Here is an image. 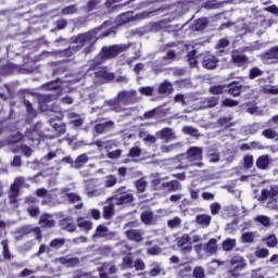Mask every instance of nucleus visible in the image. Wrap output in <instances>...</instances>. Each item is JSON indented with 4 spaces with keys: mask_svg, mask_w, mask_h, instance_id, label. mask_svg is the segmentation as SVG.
<instances>
[{
    "mask_svg": "<svg viewBox=\"0 0 278 278\" xmlns=\"http://www.w3.org/2000/svg\"><path fill=\"white\" fill-rule=\"evenodd\" d=\"M106 23H104L99 28L78 35L74 40V42L77 45L76 49H81V47H87L85 48V53H90V51H92V47H94V42H97V34H99V31H101L102 27H104Z\"/></svg>",
    "mask_w": 278,
    "mask_h": 278,
    "instance_id": "nucleus-1",
    "label": "nucleus"
},
{
    "mask_svg": "<svg viewBox=\"0 0 278 278\" xmlns=\"http://www.w3.org/2000/svg\"><path fill=\"white\" fill-rule=\"evenodd\" d=\"M138 101V92L136 90L121 91L117 93V98L108 102L113 112H123L121 103H136Z\"/></svg>",
    "mask_w": 278,
    "mask_h": 278,
    "instance_id": "nucleus-2",
    "label": "nucleus"
},
{
    "mask_svg": "<svg viewBox=\"0 0 278 278\" xmlns=\"http://www.w3.org/2000/svg\"><path fill=\"white\" fill-rule=\"evenodd\" d=\"M207 236L201 235H188L184 233L182 236L177 238V247L180 249L181 253H192V244H197L199 242H203L206 240Z\"/></svg>",
    "mask_w": 278,
    "mask_h": 278,
    "instance_id": "nucleus-3",
    "label": "nucleus"
},
{
    "mask_svg": "<svg viewBox=\"0 0 278 278\" xmlns=\"http://www.w3.org/2000/svg\"><path fill=\"white\" fill-rule=\"evenodd\" d=\"M131 45L129 43H121V45H114L110 47H103L101 53L96 59L97 64H101V61H99V58L102 60H110L112 58H116V55H119V53H123L124 51H127Z\"/></svg>",
    "mask_w": 278,
    "mask_h": 278,
    "instance_id": "nucleus-4",
    "label": "nucleus"
},
{
    "mask_svg": "<svg viewBox=\"0 0 278 278\" xmlns=\"http://www.w3.org/2000/svg\"><path fill=\"white\" fill-rule=\"evenodd\" d=\"M187 160L188 162H191V166H198L199 168H201V166H203V162H201V160H203V148H189V150L187 151Z\"/></svg>",
    "mask_w": 278,
    "mask_h": 278,
    "instance_id": "nucleus-5",
    "label": "nucleus"
},
{
    "mask_svg": "<svg viewBox=\"0 0 278 278\" xmlns=\"http://www.w3.org/2000/svg\"><path fill=\"white\" fill-rule=\"evenodd\" d=\"M230 266H232V269L229 270L231 277H240L239 273L247 268V260L242 256H233L230 260Z\"/></svg>",
    "mask_w": 278,
    "mask_h": 278,
    "instance_id": "nucleus-6",
    "label": "nucleus"
},
{
    "mask_svg": "<svg viewBox=\"0 0 278 278\" xmlns=\"http://www.w3.org/2000/svg\"><path fill=\"white\" fill-rule=\"evenodd\" d=\"M85 192L87 197H101V194H105V188L101 187L99 180H91L87 182Z\"/></svg>",
    "mask_w": 278,
    "mask_h": 278,
    "instance_id": "nucleus-7",
    "label": "nucleus"
},
{
    "mask_svg": "<svg viewBox=\"0 0 278 278\" xmlns=\"http://www.w3.org/2000/svg\"><path fill=\"white\" fill-rule=\"evenodd\" d=\"M123 190H125V187L117 190L119 195L111 198L113 205H127V203H131L134 201V195L131 193H124Z\"/></svg>",
    "mask_w": 278,
    "mask_h": 278,
    "instance_id": "nucleus-8",
    "label": "nucleus"
},
{
    "mask_svg": "<svg viewBox=\"0 0 278 278\" xmlns=\"http://www.w3.org/2000/svg\"><path fill=\"white\" fill-rule=\"evenodd\" d=\"M261 60L264 64H278V47H274L261 54Z\"/></svg>",
    "mask_w": 278,
    "mask_h": 278,
    "instance_id": "nucleus-9",
    "label": "nucleus"
},
{
    "mask_svg": "<svg viewBox=\"0 0 278 278\" xmlns=\"http://www.w3.org/2000/svg\"><path fill=\"white\" fill-rule=\"evenodd\" d=\"M261 194L262 201H275L278 195V186H273L269 189H263Z\"/></svg>",
    "mask_w": 278,
    "mask_h": 278,
    "instance_id": "nucleus-10",
    "label": "nucleus"
},
{
    "mask_svg": "<svg viewBox=\"0 0 278 278\" xmlns=\"http://www.w3.org/2000/svg\"><path fill=\"white\" fill-rule=\"evenodd\" d=\"M144 236V231L141 229H129L126 230V238L131 240L132 242H142Z\"/></svg>",
    "mask_w": 278,
    "mask_h": 278,
    "instance_id": "nucleus-11",
    "label": "nucleus"
},
{
    "mask_svg": "<svg viewBox=\"0 0 278 278\" xmlns=\"http://www.w3.org/2000/svg\"><path fill=\"white\" fill-rule=\"evenodd\" d=\"M157 138L164 140L165 142H170L172 140H177V136L173 132L170 128H163L162 130L156 132Z\"/></svg>",
    "mask_w": 278,
    "mask_h": 278,
    "instance_id": "nucleus-12",
    "label": "nucleus"
},
{
    "mask_svg": "<svg viewBox=\"0 0 278 278\" xmlns=\"http://www.w3.org/2000/svg\"><path fill=\"white\" fill-rule=\"evenodd\" d=\"M100 278H110L109 275H116V266L104 264L102 267L99 268Z\"/></svg>",
    "mask_w": 278,
    "mask_h": 278,
    "instance_id": "nucleus-13",
    "label": "nucleus"
},
{
    "mask_svg": "<svg viewBox=\"0 0 278 278\" xmlns=\"http://www.w3.org/2000/svg\"><path fill=\"white\" fill-rule=\"evenodd\" d=\"M203 250L207 255H214L218 251V240L210 239L207 243L203 244Z\"/></svg>",
    "mask_w": 278,
    "mask_h": 278,
    "instance_id": "nucleus-14",
    "label": "nucleus"
},
{
    "mask_svg": "<svg viewBox=\"0 0 278 278\" xmlns=\"http://www.w3.org/2000/svg\"><path fill=\"white\" fill-rule=\"evenodd\" d=\"M114 125V121L100 123L94 126V131L96 134H105V131H112Z\"/></svg>",
    "mask_w": 278,
    "mask_h": 278,
    "instance_id": "nucleus-15",
    "label": "nucleus"
},
{
    "mask_svg": "<svg viewBox=\"0 0 278 278\" xmlns=\"http://www.w3.org/2000/svg\"><path fill=\"white\" fill-rule=\"evenodd\" d=\"M202 66L208 71H212L218 66V59H216L214 55H206L202 61Z\"/></svg>",
    "mask_w": 278,
    "mask_h": 278,
    "instance_id": "nucleus-16",
    "label": "nucleus"
},
{
    "mask_svg": "<svg viewBox=\"0 0 278 278\" xmlns=\"http://www.w3.org/2000/svg\"><path fill=\"white\" fill-rule=\"evenodd\" d=\"M59 262L63 264V266H67V268H73L75 266H79V258L78 257H68L63 256L59 258Z\"/></svg>",
    "mask_w": 278,
    "mask_h": 278,
    "instance_id": "nucleus-17",
    "label": "nucleus"
},
{
    "mask_svg": "<svg viewBox=\"0 0 278 278\" xmlns=\"http://www.w3.org/2000/svg\"><path fill=\"white\" fill-rule=\"evenodd\" d=\"M149 275H150V277H157L160 275H166V271H164V267H162V264L152 263Z\"/></svg>",
    "mask_w": 278,
    "mask_h": 278,
    "instance_id": "nucleus-18",
    "label": "nucleus"
},
{
    "mask_svg": "<svg viewBox=\"0 0 278 278\" xmlns=\"http://www.w3.org/2000/svg\"><path fill=\"white\" fill-rule=\"evenodd\" d=\"M28 140H31L33 142L35 140L39 141L41 138L40 130H38V126H34L33 128L28 129L25 135Z\"/></svg>",
    "mask_w": 278,
    "mask_h": 278,
    "instance_id": "nucleus-19",
    "label": "nucleus"
},
{
    "mask_svg": "<svg viewBox=\"0 0 278 278\" xmlns=\"http://www.w3.org/2000/svg\"><path fill=\"white\" fill-rule=\"evenodd\" d=\"M62 229H65V231L73 232L77 229V226L75 225V222H73V218L67 217L61 222Z\"/></svg>",
    "mask_w": 278,
    "mask_h": 278,
    "instance_id": "nucleus-20",
    "label": "nucleus"
},
{
    "mask_svg": "<svg viewBox=\"0 0 278 278\" xmlns=\"http://www.w3.org/2000/svg\"><path fill=\"white\" fill-rule=\"evenodd\" d=\"M77 227L81 229V231H90L92 229V222L84 218V217H78L77 218Z\"/></svg>",
    "mask_w": 278,
    "mask_h": 278,
    "instance_id": "nucleus-21",
    "label": "nucleus"
},
{
    "mask_svg": "<svg viewBox=\"0 0 278 278\" xmlns=\"http://www.w3.org/2000/svg\"><path fill=\"white\" fill-rule=\"evenodd\" d=\"M39 225H41V227H55V220H53L51 215L43 214L39 219Z\"/></svg>",
    "mask_w": 278,
    "mask_h": 278,
    "instance_id": "nucleus-22",
    "label": "nucleus"
},
{
    "mask_svg": "<svg viewBox=\"0 0 278 278\" xmlns=\"http://www.w3.org/2000/svg\"><path fill=\"white\" fill-rule=\"evenodd\" d=\"M195 223L202 227H210V224L212 223V216L207 214H200L195 217Z\"/></svg>",
    "mask_w": 278,
    "mask_h": 278,
    "instance_id": "nucleus-23",
    "label": "nucleus"
},
{
    "mask_svg": "<svg viewBox=\"0 0 278 278\" xmlns=\"http://www.w3.org/2000/svg\"><path fill=\"white\" fill-rule=\"evenodd\" d=\"M89 160L90 159L88 157V154H80L73 162L72 166L73 168H81V166H84L85 164H88Z\"/></svg>",
    "mask_w": 278,
    "mask_h": 278,
    "instance_id": "nucleus-24",
    "label": "nucleus"
},
{
    "mask_svg": "<svg viewBox=\"0 0 278 278\" xmlns=\"http://www.w3.org/2000/svg\"><path fill=\"white\" fill-rule=\"evenodd\" d=\"M73 51H75V46L70 47L65 50H58V51H52V52H47V53H48V55H61V56L71 58V55H73Z\"/></svg>",
    "mask_w": 278,
    "mask_h": 278,
    "instance_id": "nucleus-25",
    "label": "nucleus"
},
{
    "mask_svg": "<svg viewBox=\"0 0 278 278\" xmlns=\"http://www.w3.org/2000/svg\"><path fill=\"white\" fill-rule=\"evenodd\" d=\"M232 62L235 64H247L249 62V59L244 54H240L238 51L232 52Z\"/></svg>",
    "mask_w": 278,
    "mask_h": 278,
    "instance_id": "nucleus-26",
    "label": "nucleus"
},
{
    "mask_svg": "<svg viewBox=\"0 0 278 278\" xmlns=\"http://www.w3.org/2000/svg\"><path fill=\"white\" fill-rule=\"evenodd\" d=\"M268 164H270L268 155H262L256 160V166L261 170H266V168H268Z\"/></svg>",
    "mask_w": 278,
    "mask_h": 278,
    "instance_id": "nucleus-27",
    "label": "nucleus"
},
{
    "mask_svg": "<svg viewBox=\"0 0 278 278\" xmlns=\"http://www.w3.org/2000/svg\"><path fill=\"white\" fill-rule=\"evenodd\" d=\"M262 136L267 138L268 140H276L278 141V132L275 128H266L262 131Z\"/></svg>",
    "mask_w": 278,
    "mask_h": 278,
    "instance_id": "nucleus-28",
    "label": "nucleus"
},
{
    "mask_svg": "<svg viewBox=\"0 0 278 278\" xmlns=\"http://www.w3.org/2000/svg\"><path fill=\"white\" fill-rule=\"evenodd\" d=\"M173 92V85L165 80L159 87V94H170Z\"/></svg>",
    "mask_w": 278,
    "mask_h": 278,
    "instance_id": "nucleus-29",
    "label": "nucleus"
},
{
    "mask_svg": "<svg viewBox=\"0 0 278 278\" xmlns=\"http://www.w3.org/2000/svg\"><path fill=\"white\" fill-rule=\"evenodd\" d=\"M116 181L118 179L114 175H109L103 178V187L104 188H114L116 186Z\"/></svg>",
    "mask_w": 278,
    "mask_h": 278,
    "instance_id": "nucleus-30",
    "label": "nucleus"
},
{
    "mask_svg": "<svg viewBox=\"0 0 278 278\" xmlns=\"http://www.w3.org/2000/svg\"><path fill=\"white\" fill-rule=\"evenodd\" d=\"M114 202L111 201V204L109 205H105L103 207V218H105V220H109V218L113 217L114 216Z\"/></svg>",
    "mask_w": 278,
    "mask_h": 278,
    "instance_id": "nucleus-31",
    "label": "nucleus"
},
{
    "mask_svg": "<svg viewBox=\"0 0 278 278\" xmlns=\"http://www.w3.org/2000/svg\"><path fill=\"white\" fill-rule=\"evenodd\" d=\"M223 251H226L227 253L229 251H233L236 249V239H226L222 243Z\"/></svg>",
    "mask_w": 278,
    "mask_h": 278,
    "instance_id": "nucleus-32",
    "label": "nucleus"
},
{
    "mask_svg": "<svg viewBox=\"0 0 278 278\" xmlns=\"http://www.w3.org/2000/svg\"><path fill=\"white\" fill-rule=\"evenodd\" d=\"M141 220L144 225H153L154 219H153V212L151 211H146L141 214Z\"/></svg>",
    "mask_w": 278,
    "mask_h": 278,
    "instance_id": "nucleus-33",
    "label": "nucleus"
},
{
    "mask_svg": "<svg viewBox=\"0 0 278 278\" xmlns=\"http://www.w3.org/2000/svg\"><path fill=\"white\" fill-rule=\"evenodd\" d=\"M163 186L165 188H167V190H169V192H177V190H179L181 188V184H179V181H177V180H172L169 182H165V184H163Z\"/></svg>",
    "mask_w": 278,
    "mask_h": 278,
    "instance_id": "nucleus-34",
    "label": "nucleus"
},
{
    "mask_svg": "<svg viewBox=\"0 0 278 278\" xmlns=\"http://www.w3.org/2000/svg\"><path fill=\"white\" fill-rule=\"evenodd\" d=\"M264 242L268 249H275L278 244V239L277 236L275 235H269L267 238L264 239Z\"/></svg>",
    "mask_w": 278,
    "mask_h": 278,
    "instance_id": "nucleus-35",
    "label": "nucleus"
},
{
    "mask_svg": "<svg viewBox=\"0 0 278 278\" xmlns=\"http://www.w3.org/2000/svg\"><path fill=\"white\" fill-rule=\"evenodd\" d=\"M204 27H207V18L202 17L193 24V30L194 31H202Z\"/></svg>",
    "mask_w": 278,
    "mask_h": 278,
    "instance_id": "nucleus-36",
    "label": "nucleus"
},
{
    "mask_svg": "<svg viewBox=\"0 0 278 278\" xmlns=\"http://www.w3.org/2000/svg\"><path fill=\"white\" fill-rule=\"evenodd\" d=\"M131 268H134V258L125 256L122 262V270H129Z\"/></svg>",
    "mask_w": 278,
    "mask_h": 278,
    "instance_id": "nucleus-37",
    "label": "nucleus"
},
{
    "mask_svg": "<svg viewBox=\"0 0 278 278\" xmlns=\"http://www.w3.org/2000/svg\"><path fill=\"white\" fill-rule=\"evenodd\" d=\"M254 220L263 227H270V218L266 215H257Z\"/></svg>",
    "mask_w": 278,
    "mask_h": 278,
    "instance_id": "nucleus-38",
    "label": "nucleus"
},
{
    "mask_svg": "<svg viewBox=\"0 0 278 278\" xmlns=\"http://www.w3.org/2000/svg\"><path fill=\"white\" fill-rule=\"evenodd\" d=\"M255 240V232H245L241 236V242L243 244H251Z\"/></svg>",
    "mask_w": 278,
    "mask_h": 278,
    "instance_id": "nucleus-39",
    "label": "nucleus"
},
{
    "mask_svg": "<svg viewBox=\"0 0 278 278\" xmlns=\"http://www.w3.org/2000/svg\"><path fill=\"white\" fill-rule=\"evenodd\" d=\"M50 125L58 131L59 134H65L66 132V125L65 124H58L53 121V118L50 119Z\"/></svg>",
    "mask_w": 278,
    "mask_h": 278,
    "instance_id": "nucleus-40",
    "label": "nucleus"
},
{
    "mask_svg": "<svg viewBox=\"0 0 278 278\" xmlns=\"http://www.w3.org/2000/svg\"><path fill=\"white\" fill-rule=\"evenodd\" d=\"M203 103H204L203 108H216V105H218V98L216 97L206 98L204 99Z\"/></svg>",
    "mask_w": 278,
    "mask_h": 278,
    "instance_id": "nucleus-41",
    "label": "nucleus"
},
{
    "mask_svg": "<svg viewBox=\"0 0 278 278\" xmlns=\"http://www.w3.org/2000/svg\"><path fill=\"white\" fill-rule=\"evenodd\" d=\"M108 236V227L100 225L97 227L93 238H105Z\"/></svg>",
    "mask_w": 278,
    "mask_h": 278,
    "instance_id": "nucleus-42",
    "label": "nucleus"
},
{
    "mask_svg": "<svg viewBox=\"0 0 278 278\" xmlns=\"http://www.w3.org/2000/svg\"><path fill=\"white\" fill-rule=\"evenodd\" d=\"M167 226L169 227V229H177V227L181 226V218L176 216L172 219H168L167 220Z\"/></svg>",
    "mask_w": 278,
    "mask_h": 278,
    "instance_id": "nucleus-43",
    "label": "nucleus"
},
{
    "mask_svg": "<svg viewBox=\"0 0 278 278\" xmlns=\"http://www.w3.org/2000/svg\"><path fill=\"white\" fill-rule=\"evenodd\" d=\"M264 75V71H262L260 67H252L250 70L249 77L250 79H255L257 77H262Z\"/></svg>",
    "mask_w": 278,
    "mask_h": 278,
    "instance_id": "nucleus-44",
    "label": "nucleus"
},
{
    "mask_svg": "<svg viewBox=\"0 0 278 278\" xmlns=\"http://www.w3.org/2000/svg\"><path fill=\"white\" fill-rule=\"evenodd\" d=\"M64 244H66V240L64 238L53 239L50 242V247L52 249H62V247H64Z\"/></svg>",
    "mask_w": 278,
    "mask_h": 278,
    "instance_id": "nucleus-45",
    "label": "nucleus"
},
{
    "mask_svg": "<svg viewBox=\"0 0 278 278\" xmlns=\"http://www.w3.org/2000/svg\"><path fill=\"white\" fill-rule=\"evenodd\" d=\"M18 190L16 187H12L10 188V193H9V199H10V203H16V198L18 197Z\"/></svg>",
    "mask_w": 278,
    "mask_h": 278,
    "instance_id": "nucleus-46",
    "label": "nucleus"
},
{
    "mask_svg": "<svg viewBox=\"0 0 278 278\" xmlns=\"http://www.w3.org/2000/svg\"><path fill=\"white\" fill-rule=\"evenodd\" d=\"M175 58H177L175 50H169L167 52V54L163 58V62H164V64H170V62H173V60H175Z\"/></svg>",
    "mask_w": 278,
    "mask_h": 278,
    "instance_id": "nucleus-47",
    "label": "nucleus"
},
{
    "mask_svg": "<svg viewBox=\"0 0 278 278\" xmlns=\"http://www.w3.org/2000/svg\"><path fill=\"white\" fill-rule=\"evenodd\" d=\"M184 134H188L189 136H193L194 138H197L199 136V130L194 127H190V126H185L182 128Z\"/></svg>",
    "mask_w": 278,
    "mask_h": 278,
    "instance_id": "nucleus-48",
    "label": "nucleus"
},
{
    "mask_svg": "<svg viewBox=\"0 0 278 278\" xmlns=\"http://www.w3.org/2000/svg\"><path fill=\"white\" fill-rule=\"evenodd\" d=\"M76 12H77V7L70 5L62 9L61 14H63V16H68L70 14H75Z\"/></svg>",
    "mask_w": 278,
    "mask_h": 278,
    "instance_id": "nucleus-49",
    "label": "nucleus"
},
{
    "mask_svg": "<svg viewBox=\"0 0 278 278\" xmlns=\"http://www.w3.org/2000/svg\"><path fill=\"white\" fill-rule=\"evenodd\" d=\"M225 47H229V40L223 38L218 41L216 49L219 53H223L225 51Z\"/></svg>",
    "mask_w": 278,
    "mask_h": 278,
    "instance_id": "nucleus-50",
    "label": "nucleus"
},
{
    "mask_svg": "<svg viewBox=\"0 0 278 278\" xmlns=\"http://www.w3.org/2000/svg\"><path fill=\"white\" fill-rule=\"evenodd\" d=\"M3 247V257L4 260H12V254L10 253V249H8V240H3L1 242Z\"/></svg>",
    "mask_w": 278,
    "mask_h": 278,
    "instance_id": "nucleus-51",
    "label": "nucleus"
},
{
    "mask_svg": "<svg viewBox=\"0 0 278 278\" xmlns=\"http://www.w3.org/2000/svg\"><path fill=\"white\" fill-rule=\"evenodd\" d=\"M263 92L265 94H278V88L275 86L267 85L263 87Z\"/></svg>",
    "mask_w": 278,
    "mask_h": 278,
    "instance_id": "nucleus-52",
    "label": "nucleus"
},
{
    "mask_svg": "<svg viewBox=\"0 0 278 278\" xmlns=\"http://www.w3.org/2000/svg\"><path fill=\"white\" fill-rule=\"evenodd\" d=\"M141 153H142V150L140 149V147L136 146L130 149L128 156L140 157Z\"/></svg>",
    "mask_w": 278,
    "mask_h": 278,
    "instance_id": "nucleus-53",
    "label": "nucleus"
},
{
    "mask_svg": "<svg viewBox=\"0 0 278 278\" xmlns=\"http://www.w3.org/2000/svg\"><path fill=\"white\" fill-rule=\"evenodd\" d=\"M153 87H140L139 92L144 97H152L153 96Z\"/></svg>",
    "mask_w": 278,
    "mask_h": 278,
    "instance_id": "nucleus-54",
    "label": "nucleus"
},
{
    "mask_svg": "<svg viewBox=\"0 0 278 278\" xmlns=\"http://www.w3.org/2000/svg\"><path fill=\"white\" fill-rule=\"evenodd\" d=\"M136 188L138 192H144V190H147V180H144V178L139 179L136 182Z\"/></svg>",
    "mask_w": 278,
    "mask_h": 278,
    "instance_id": "nucleus-55",
    "label": "nucleus"
},
{
    "mask_svg": "<svg viewBox=\"0 0 278 278\" xmlns=\"http://www.w3.org/2000/svg\"><path fill=\"white\" fill-rule=\"evenodd\" d=\"M195 55H197V51H194V50L190 51L187 55L188 62L191 67L197 66V59H194Z\"/></svg>",
    "mask_w": 278,
    "mask_h": 278,
    "instance_id": "nucleus-56",
    "label": "nucleus"
},
{
    "mask_svg": "<svg viewBox=\"0 0 278 278\" xmlns=\"http://www.w3.org/2000/svg\"><path fill=\"white\" fill-rule=\"evenodd\" d=\"M193 277L194 278H205V269L203 267L198 266L193 270Z\"/></svg>",
    "mask_w": 278,
    "mask_h": 278,
    "instance_id": "nucleus-57",
    "label": "nucleus"
},
{
    "mask_svg": "<svg viewBox=\"0 0 278 278\" xmlns=\"http://www.w3.org/2000/svg\"><path fill=\"white\" fill-rule=\"evenodd\" d=\"M24 105H25L29 116H31V118L36 117V111L31 106V103L29 102V100H24Z\"/></svg>",
    "mask_w": 278,
    "mask_h": 278,
    "instance_id": "nucleus-58",
    "label": "nucleus"
},
{
    "mask_svg": "<svg viewBox=\"0 0 278 278\" xmlns=\"http://www.w3.org/2000/svg\"><path fill=\"white\" fill-rule=\"evenodd\" d=\"M134 268L135 270H144L147 265L144 264V261L138 258L134 262Z\"/></svg>",
    "mask_w": 278,
    "mask_h": 278,
    "instance_id": "nucleus-59",
    "label": "nucleus"
},
{
    "mask_svg": "<svg viewBox=\"0 0 278 278\" xmlns=\"http://www.w3.org/2000/svg\"><path fill=\"white\" fill-rule=\"evenodd\" d=\"M223 90H225V86L223 85L213 86L210 88V92L212 94H223Z\"/></svg>",
    "mask_w": 278,
    "mask_h": 278,
    "instance_id": "nucleus-60",
    "label": "nucleus"
},
{
    "mask_svg": "<svg viewBox=\"0 0 278 278\" xmlns=\"http://www.w3.org/2000/svg\"><path fill=\"white\" fill-rule=\"evenodd\" d=\"M222 105L224 108H236V105H238V101L231 100V99H225L223 100Z\"/></svg>",
    "mask_w": 278,
    "mask_h": 278,
    "instance_id": "nucleus-61",
    "label": "nucleus"
},
{
    "mask_svg": "<svg viewBox=\"0 0 278 278\" xmlns=\"http://www.w3.org/2000/svg\"><path fill=\"white\" fill-rule=\"evenodd\" d=\"M45 90H58L60 88V83L51 81L43 86Z\"/></svg>",
    "mask_w": 278,
    "mask_h": 278,
    "instance_id": "nucleus-62",
    "label": "nucleus"
},
{
    "mask_svg": "<svg viewBox=\"0 0 278 278\" xmlns=\"http://www.w3.org/2000/svg\"><path fill=\"white\" fill-rule=\"evenodd\" d=\"M244 168H251L253 166V155L244 156Z\"/></svg>",
    "mask_w": 278,
    "mask_h": 278,
    "instance_id": "nucleus-63",
    "label": "nucleus"
},
{
    "mask_svg": "<svg viewBox=\"0 0 278 278\" xmlns=\"http://www.w3.org/2000/svg\"><path fill=\"white\" fill-rule=\"evenodd\" d=\"M268 249H266V248H263V249H261V250H257L256 252H255V255H256V257H261V258H264V257H268Z\"/></svg>",
    "mask_w": 278,
    "mask_h": 278,
    "instance_id": "nucleus-64",
    "label": "nucleus"
}]
</instances>
